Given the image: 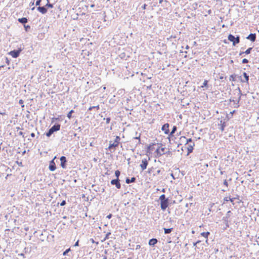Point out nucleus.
Here are the masks:
<instances>
[{
    "mask_svg": "<svg viewBox=\"0 0 259 259\" xmlns=\"http://www.w3.org/2000/svg\"><path fill=\"white\" fill-rule=\"evenodd\" d=\"M37 10L41 14H46L47 12V9L44 7H38Z\"/></svg>",
    "mask_w": 259,
    "mask_h": 259,
    "instance_id": "nucleus-18",
    "label": "nucleus"
},
{
    "mask_svg": "<svg viewBox=\"0 0 259 259\" xmlns=\"http://www.w3.org/2000/svg\"><path fill=\"white\" fill-rule=\"evenodd\" d=\"M224 171H222V170H221L220 174H221V175H223V174H224Z\"/></svg>",
    "mask_w": 259,
    "mask_h": 259,
    "instance_id": "nucleus-60",
    "label": "nucleus"
},
{
    "mask_svg": "<svg viewBox=\"0 0 259 259\" xmlns=\"http://www.w3.org/2000/svg\"><path fill=\"white\" fill-rule=\"evenodd\" d=\"M223 220L224 221L225 223V225H226V229L227 228H228L229 227V222H228V219H226V218H223Z\"/></svg>",
    "mask_w": 259,
    "mask_h": 259,
    "instance_id": "nucleus-27",
    "label": "nucleus"
},
{
    "mask_svg": "<svg viewBox=\"0 0 259 259\" xmlns=\"http://www.w3.org/2000/svg\"><path fill=\"white\" fill-rule=\"evenodd\" d=\"M155 145V144L152 143L147 146L146 150V153L147 154L151 153L152 151L154 150V148L153 147V146Z\"/></svg>",
    "mask_w": 259,
    "mask_h": 259,
    "instance_id": "nucleus-13",
    "label": "nucleus"
},
{
    "mask_svg": "<svg viewBox=\"0 0 259 259\" xmlns=\"http://www.w3.org/2000/svg\"><path fill=\"white\" fill-rule=\"evenodd\" d=\"M56 158V157L55 156L54 158L50 161L49 169L51 171H53L56 169V166L54 161Z\"/></svg>",
    "mask_w": 259,
    "mask_h": 259,
    "instance_id": "nucleus-4",
    "label": "nucleus"
},
{
    "mask_svg": "<svg viewBox=\"0 0 259 259\" xmlns=\"http://www.w3.org/2000/svg\"><path fill=\"white\" fill-rule=\"evenodd\" d=\"M18 21L21 23L24 24L27 22V19L25 17H23L18 19Z\"/></svg>",
    "mask_w": 259,
    "mask_h": 259,
    "instance_id": "nucleus-22",
    "label": "nucleus"
},
{
    "mask_svg": "<svg viewBox=\"0 0 259 259\" xmlns=\"http://www.w3.org/2000/svg\"><path fill=\"white\" fill-rule=\"evenodd\" d=\"M104 119L105 120V118H104ZM110 121V118L109 117H107L106 118V123H109V122Z\"/></svg>",
    "mask_w": 259,
    "mask_h": 259,
    "instance_id": "nucleus-42",
    "label": "nucleus"
},
{
    "mask_svg": "<svg viewBox=\"0 0 259 259\" xmlns=\"http://www.w3.org/2000/svg\"><path fill=\"white\" fill-rule=\"evenodd\" d=\"M21 51V49H19L18 50H14L12 51L9 53V54L13 57V58H17L19 56V54H20V52Z\"/></svg>",
    "mask_w": 259,
    "mask_h": 259,
    "instance_id": "nucleus-7",
    "label": "nucleus"
},
{
    "mask_svg": "<svg viewBox=\"0 0 259 259\" xmlns=\"http://www.w3.org/2000/svg\"><path fill=\"white\" fill-rule=\"evenodd\" d=\"M90 241L93 243H95V241H94V240L93 239V238H91L90 239Z\"/></svg>",
    "mask_w": 259,
    "mask_h": 259,
    "instance_id": "nucleus-54",
    "label": "nucleus"
},
{
    "mask_svg": "<svg viewBox=\"0 0 259 259\" xmlns=\"http://www.w3.org/2000/svg\"><path fill=\"white\" fill-rule=\"evenodd\" d=\"M73 110H71L68 113L71 114V113H73Z\"/></svg>",
    "mask_w": 259,
    "mask_h": 259,
    "instance_id": "nucleus-62",
    "label": "nucleus"
},
{
    "mask_svg": "<svg viewBox=\"0 0 259 259\" xmlns=\"http://www.w3.org/2000/svg\"><path fill=\"white\" fill-rule=\"evenodd\" d=\"M120 138L118 136H116L114 142L113 143H110L108 149L109 150L111 151L112 149L115 150L116 147L118 146V144L119 143Z\"/></svg>",
    "mask_w": 259,
    "mask_h": 259,
    "instance_id": "nucleus-1",
    "label": "nucleus"
},
{
    "mask_svg": "<svg viewBox=\"0 0 259 259\" xmlns=\"http://www.w3.org/2000/svg\"><path fill=\"white\" fill-rule=\"evenodd\" d=\"M200 242V241H197L196 242H194L193 243V246H195L197 245V244H198V243H199Z\"/></svg>",
    "mask_w": 259,
    "mask_h": 259,
    "instance_id": "nucleus-46",
    "label": "nucleus"
},
{
    "mask_svg": "<svg viewBox=\"0 0 259 259\" xmlns=\"http://www.w3.org/2000/svg\"><path fill=\"white\" fill-rule=\"evenodd\" d=\"M167 199V198H166L165 195L164 194H162L161 195H160L159 198L160 201H161L162 200H165Z\"/></svg>",
    "mask_w": 259,
    "mask_h": 259,
    "instance_id": "nucleus-31",
    "label": "nucleus"
},
{
    "mask_svg": "<svg viewBox=\"0 0 259 259\" xmlns=\"http://www.w3.org/2000/svg\"><path fill=\"white\" fill-rule=\"evenodd\" d=\"M110 234H111V233H110V232L108 233L106 235V238H107L108 237V236H109V235Z\"/></svg>",
    "mask_w": 259,
    "mask_h": 259,
    "instance_id": "nucleus-56",
    "label": "nucleus"
},
{
    "mask_svg": "<svg viewBox=\"0 0 259 259\" xmlns=\"http://www.w3.org/2000/svg\"><path fill=\"white\" fill-rule=\"evenodd\" d=\"M169 204V200L167 199L165 200H162L160 201V207L162 210H165L168 207Z\"/></svg>",
    "mask_w": 259,
    "mask_h": 259,
    "instance_id": "nucleus-5",
    "label": "nucleus"
},
{
    "mask_svg": "<svg viewBox=\"0 0 259 259\" xmlns=\"http://www.w3.org/2000/svg\"><path fill=\"white\" fill-rule=\"evenodd\" d=\"M231 213V211L229 210L227 212V215L226 217H224L225 218L228 219L230 217V213Z\"/></svg>",
    "mask_w": 259,
    "mask_h": 259,
    "instance_id": "nucleus-39",
    "label": "nucleus"
},
{
    "mask_svg": "<svg viewBox=\"0 0 259 259\" xmlns=\"http://www.w3.org/2000/svg\"><path fill=\"white\" fill-rule=\"evenodd\" d=\"M257 216H259V210L257 211V212L256 213Z\"/></svg>",
    "mask_w": 259,
    "mask_h": 259,
    "instance_id": "nucleus-63",
    "label": "nucleus"
},
{
    "mask_svg": "<svg viewBox=\"0 0 259 259\" xmlns=\"http://www.w3.org/2000/svg\"><path fill=\"white\" fill-rule=\"evenodd\" d=\"M110 183L111 185H115L117 189H120L121 188V185L119 179H113L111 180Z\"/></svg>",
    "mask_w": 259,
    "mask_h": 259,
    "instance_id": "nucleus-6",
    "label": "nucleus"
},
{
    "mask_svg": "<svg viewBox=\"0 0 259 259\" xmlns=\"http://www.w3.org/2000/svg\"><path fill=\"white\" fill-rule=\"evenodd\" d=\"M164 234H169L171 232V231H172L173 230V228H164Z\"/></svg>",
    "mask_w": 259,
    "mask_h": 259,
    "instance_id": "nucleus-24",
    "label": "nucleus"
},
{
    "mask_svg": "<svg viewBox=\"0 0 259 259\" xmlns=\"http://www.w3.org/2000/svg\"><path fill=\"white\" fill-rule=\"evenodd\" d=\"M235 199H236V198H235V197H234V198H230V197H229V201H230L231 203H233V204H234L233 201H234V200Z\"/></svg>",
    "mask_w": 259,
    "mask_h": 259,
    "instance_id": "nucleus-36",
    "label": "nucleus"
},
{
    "mask_svg": "<svg viewBox=\"0 0 259 259\" xmlns=\"http://www.w3.org/2000/svg\"><path fill=\"white\" fill-rule=\"evenodd\" d=\"M169 125L168 123H165L161 127V130L162 131L164 132V134H168L169 133Z\"/></svg>",
    "mask_w": 259,
    "mask_h": 259,
    "instance_id": "nucleus-10",
    "label": "nucleus"
},
{
    "mask_svg": "<svg viewBox=\"0 0 259 259\" xmlns=\"http://www.w3.org/2000/svg\"><path fill=\"white\" fill-rule=\"evenodd\" d=\"M251 50H252V48H249L247 49L244 52L240 53V55H241L243 53H245L246 54H249L250 53Z\"/></svg>",
    "mask_w": 259,
    "mask_h": 259,
    "instance_id": "nucleus-26",
    "label": "nucleus"
},
{
    "mask_svg": "<svg viewBox=\"0 0 259 259\" xmlns=\"http://www.w3.org/2000/svg\"><path fill=\"white\" fill-rule=\"evenodd\" d=\"M136 178L135 177H132L131 179L127 178L125 180V182L127 184L135 182Z\"/></svg>",
    "mask_w": 259,
    "mask_h": 259,
    "instance_id": "nucleus-20",
    "label": "nucleus"
},
{
    "mask_svg": "<svg viewBox=\"0 0 259 259\" xmlns=\"http://www.w3.org/2000/svg\"><path fill=\"white\" fill-rule=\"evenodd\" d=\"M30 136H31V137L34 138L35 136V134L34 133H32L30 134Z\"/></svg>",
    "mask_w": 259,
    "mask_h": 259,
    "instance_id": "nucleus-51",
    "label": "nucleus"
},
{
    "mask_svg": "<svg viewBox=\"0 0 259 259\" xmlns=\"http://www.w3.org/2000/svg\"><path fill=\"white\" fill-rule=\"evenodd\" d=\"M243 77H242L241 76L239 77V79L241 82L246 83L247 84H249V76L246 72H243Z\"/></svg>",
    "mask_w": 259,
    "mask_h": 259,
    "instance_id": "nucleus-3",
    "label": "nucleus"
},
{
    "mask_svg": "<svg viewBox=\"0 0 259 259\" xmlns=\"http://www.w3.org/2000/svg\"><path fill=\"white\" fill-rule=\"evenodd\" d=\"M194 146L195 144L194 142L189 144L188 146L187 147L188 154H189L190 153L192 152L193 147H194Z\"/></svg>",
    "mask_w": 259,
    "mask_h": 259,
    "instance_id": "nucleus-14",
    "label": "nucleus"
},
{
    "mask_svg": "<svg viewBox=\"0 0 259 259\" xmlns=\"http://www.w3.org/2000/svg\"><path fill=\"white\" fill-rule=\"evenodd\" d=\"M182 139H186V144H189L190 143H192V140L191 138H189V139H186L185 137H182L181 138V139L182 140Z\"/></svg>",
    "mask_w": 259,
    "mask_h": 259,
    "instance_id": "nucleus-25",
    "label": "nucleus"
},
{
    "mask_svg": "<svg viewBox=\"0 0 259 259\" xmlns=\"http://www.w3.org/2000/svg\"><path fill=\"white\" fill-rule=\"evenodd\" d=\"M79 246V240H78L74 244V246Z\"/></svg>",
    "mask_w": 259,
    "mask_h": 259,
    "instance_id": "nucleus-43",
    "label": "nucleus"
},
{
    "mask_svg": "<svg viewBox=\"0 0 259 259\" xmlns=\"http://www.w3.org/2000/svg\"><path fill=\"white\" fill-rule=\"evenodd\" d=\"M55 132L60 129V124L58 123H55L51 127Z\"/></svg>",
    "mask_w": 259,
    "mask_h": 259,
    "instance_id": "nucleus-16",
    "label": "nucleus"
},
{
    "mask_svg": "<svg viewBox=\"0 0 259 259\" xmlns=\"http://www.w3.org/2000/svg\"><path fill=\"white\" fill-rule=\"evenodd\" d=\"M140 136H141V134H139L138 135V136H136L134 139H138L139 140V142H138V144H140L141 143V141H140Z\"/></svg>",
    "mask_w": 259,
    "mask_h": 259,
    "instance_id": "nucleus-34",
    "label": "nucleus"
},
{
    "mask_svg": "<svg viewBox=\"0 0 259 259\" xmlns=\"http://www.w3.org/2000/svg\"><path fill=\"white\" fill-rule=\"evenodd\" d=\"M228 39L230 41L233 42V45L235 46L236 44H237L239 42V37L237 36V37H235L234 35L232 34H229L228 36Z\"/></svg>",
    "mask_w": 259,
    "mask_h": 259,
    "instance_id": "nucleus-2",
    "label": "nucleus"
},
{
    "mask_svg": "<svg viewBox=\"0 0 259 259\" xmlns=\"http://www.w3.org/2000/svg\"><path fill=\"white\" fill-rule=\"evenodd\" d=\"M40 3V0H38V1H37L36 2V6L39 5Z\"/></svg>",
    "mask_w": 259,
    "mask_h": 259,
    "instance_id": "nucleus-48",
    "label": "nucleus"
},
{
    "mask_svg": "<svg viewBox=\"0 0 259 259\" xmlns=\"http://www.w3.org/2000/svg\"><path fill=\"white\" fill-rule=\"evenodd\" d=\"M179 118H180V119H182V114H180V115H179Z\"/></svg>",
    "mask_w": 259,
    "mask_h": 259,
    "instance_id": "nucleus-59",
    "label": "nucleus"
},
{
    "mask_svg": "<svg viewBox=\"0 0 259 259\" xmlns=\"http://www.w3.org/2000/svg\"><path fill=\"white\" fill-rule=\"evenodd\" d=\"M210 234V233L209 232H202L201 233V235L205 237V238H208V236Z\"/></svg>",
    "mask_w": 259,
    "mask_h": 259,
    "instance_id": "nucleus-28",
    "label": "nucleus"
},
{
    "mask_svg": "<svg viewBox=\"0 0 259 259\" xmlns=\"http://www.w3.org/2000/svg\"><path fill=\"white\" fill-rule=\"evenodd\" d=\"M46 7H48V8H53V6L52 4H50V3H48L46 5Z\"/></svg>",
    "mask_w": 259,
    "mask_h": 259,
    "instance_id": "nucleus-37",
    "label": "nucleus"
},
{
    "mask_svg": "<svg viewBox=\"0 0 259 259\" xmlns=\"http://www.w3.org/2000/svg\"><path fill=\"white\" fill-rule=\"evenodd\" d=\"M177 129V126H174L173 127H172L171 132L169 134V136H172V135L176 132Z\"/></svg>",
    "mask_w": 259,
    "mask_h": 259,
    "instance_id": "nucleus-29",
    "label": "nucleus"
},
{
    "mask_svg": "<svg viewBox=\"0 0 259 259\" xmlns=\"http://www.w3.org/2000/svg\"><path fill=\"white\" fill-rule=\"evenodd\" d=\"M120 175V171L118 170H117L115 172V176L116 177V179H119V177Z\"/></svg>",
    "mask_w": 259,
    "mask_h": 259,
    "instance_id": "nucleus-32",
    "label": "nucleus"
},
{
    "mask_svg": "<svg viewBox=\"0 0 259 259\" xmlns=\"http://www.w3.org/2000/svg\"><path fill=\"white\" fill-rule=\"evenodd\" d=\"M140 248V245H137V246H136V249H139Z\"/></svg>",
    "mask_w": 259,
    "mask_h": 259,
    "instance_id": "nucleus-57",
    "label": "nucleus"
},
{
    "mask_svg": "<svg viewBox=\"0 0 259 259\" xmlns=\"http://www.w3.org/2000/svg\"><path fill=\"white\" fill-rule=\"evenodd\" d=\"M229 197H225L224 199V201H229Z\"/></svg>",
    "mask_w": 259,
    "mask_h": 259,
    "instance_id": "nucleus-47",
    "label": "nucleus"
},
{
    "mask_svg": "<svg viewBox=\"0 0 259 259\" xmlns=\"http://www.w3.org/2000/svg\"><path fill=\"white\" fill-rule=\"evenodd\" d=\"M11 174H8V175H7V177H6V179H7V177H9V176H11Z\"/></svg>",
    "mask_w": 259,
    "mask_h": 259,
    "instance_id": "nucleus-61",
    "label": "nucleus"
},
{
    "mask_svg": "<svg viewBox=\"0 0 259 259\" xmlns=\"http://www.w3.org/2000/svg\"><path fill=\"white\" fill-rule=\"evenodd\" d=\"M60 161H61V166L63 168H66V162H67V159L65 156H62L60 157Z\"/></svg>",
    "mask_w": 259,
    "mask_h": 259,
    "instance_id": "nucleus-8",
    "label": "nucleus"
},
{
    "mask_svg": "<svg viewBox=\"0 0 259 259\" xmlns=\"http://www.w3.org/2000/svg\"><path fill=\"white\" fill-rule=\"evenodd\" d=\"M247 38L248 39L250 40L251 41L253 42L255 40L256 35L255 33H251L247 37Z\"/></svg>",
    "mask_w": 259,
    "mask_h": 259,
    "instance_id": "nucleus-17",
    "label": "nucleus"
},
{
    "mask_svg": "<svg viewBox=\"0 0 259 259\" xmlns=\"http://www.w3.org/2000/svg\"><path fill=\"white\" fill-rule=\"evenodd\" d=\"M164 150L165 148H161L160 149L159 148H157L155 151L156 153V157H159L164 154Z\"/></svg>",
    "mask_w": 259,
    "mask_h": 259,
    "instance_id": "nucleus-11",
    "label": "nucleus"
},
{
    "mask_svg": "<svg viewBox=\"0 0 259 259\" xmlns=\"http://www.w3.org/2000/svg\"><path fill=\"white\" fill-rule=\"evenodd\" d=\"M54 132H55L54 131L52 128H50L48 132L46 133V135L48 137H50Z\"/></svg>",
    "mask_w": 259,
    "mask_h": 259,
    "instance_id": "nucleus-21",
    "label": "nucleus"
},
{
    "mask_svg": "<svg viewBox=\"0 0 259 259\" xmlns=\"http://www.w3.org/2000/svg\"><path fill=\"white\" fill-rule=\"evenodd\" d=\"M208 80H205L203 82V84L201 86V88H203L204 87H207L208 86Z\"/></svg>",
    "mask_w": 259,
    "mask_h": 259,
    "instance_id": "nucleus-30",
    "label": "nucleus"
},
{
    "mask_svg": "<svg viewBox=\"0 0 259 259\" xmlns=\"http://www.w3.org/2000/svg\"><path fill=\"white\" fill-rule=\"evenodd\" d=\"M30 116H31V114H27L26 115V117L28 119H29L30 118Z\"/></svg>",
    "mask_w": 259,
    "mask_h": 259,
    "instance_id": "nucleus-52",
    "label": "nucleus"
},
{
    "mask_svg": "<svg viewBox=\"0 0 259 259\" xmlns=\"http://www.w3.org/2000/svg\"><path fill=\"white\" fill-rule=\"evenodd\" d=\"M219 125H221L220 130H221L222 132H223L224 131V128H225V126H226V121H223L222 119L221 120L220 123L219 124Z\"/></svg>",
    "mask_w": 259,
    "mask_h": 259,
    "instance_id": "nucleus-19",
    "label": "nucleus"
},
{
    "mask_svg": "<svg viewBox=\"0 0 259 259\" xmlns=\"http://www.w3.org/2000/svg\"><path fill=\"white\" fill-rule=\"evenodd\" d=\"M223 184H224V185L225 186H226V187H228V182H227V180H225L224 181Z\"/></svg>",
    "mask_w": 259,
    "mask_h": 259,
    "instance_id": "nucleus-40",
    "label": "nucleus"
},
{
    "mask_svg": "<svg viewBox=\"0 0 259 259\" xmlns=\"http://www.w3.org/2000/svg\"><path fill=\"white\" fill-rule=\"evenodd\" d=\"M146 7H147V5L144 4V5L142 6V8H143V9H144V10L146 9Z\"/></svg>",
    "mask_w": 259,
    "mask_h": 259,
    "instance_id": "nucleus-53",
    "label": "nucleus"
},
{
    "mask_svg": "<svg viewBox=\"0 0 259 259\" xmlns=\"http://www.w3.org/2000/svg\"><path fill=\"white\" fill-rule=\"evenodd\" d=\"M148 164V160L146 159H144L142 160V163L140 164V167L142 170H145Z\"/></svg>",
    "mask_w": 259,
    "mask_h": 259,
    "instance_id": "nucleus-9",
    "label": "nucleus"
},
{
    "mask_svg": "<svg viewBox=\"0 0 259 259\" xmlns=\"http://www.w3.org/2000/svg\"><path fill=\"white\" fill-rule=\"evenodd\" d=\"M19 135H20V136H22L23 138H24V135L23 134V133L22 132H20L19 133H18Z\"/></svg>",
    "mask_w": 259,
    "mask_h": 259,
    "instance_id": "nucleus-44",
    "label": "nucleus"
},
{
    "mask_svg": "<svg viewBox=\"0 0 259 259\" xmlns=\"http://www.w3.org/2000/svg\"><path fill=\"white\" fill-rule=\"evenodd\" d=\"M158 240L156 238H152L149 240L148 244L150 246H154L157 243Z\"/></svg>",
    "mask_w": 259,
    "mask_h": 259,
    "instance_id": "nucleus-15",
    "label": "nucleus"
},
{
    "mask_svg": "<svg viewBox=\"0 0 259 259\" xmlns=\"http://www.w3.org/2000/svg\"><path fill=\"white\" fill-rule=\"evenodd\" d=\"M236 74H232L229 77V80H230V81H231L232 82L235 81H236Z\"/></svg>",
    "mask_w": 259,
    "mask_h": 259,
    "instance_id": "nucleus-23",
    "label": "nucleus"
},
{
    "mask_svg": "<svg viewBox=\"0 0 259 259\" xmlns=\"http://www.w3.org/2000/svg\"><path fill=\"white\" fill-rule=\"evenodd\" d=\"M19 103L20 104V105H21L22 107H24V101L23 100H22V99L20 100L19 101Z\"/></svg>",
    "mask_w": 259,
    "mask_h": 259,
    "instance_id": "nucleus-35",
    "label": "nucleus"
},
{
    "mask_svg": "<svg viewBox=\"0 0 259 259\" xmlns=\"http://www.w3.org/2000/svg\"><path fill=\"white\" fill-rule=\"evenodd\" d=\"M161 172V170L159 169L157 171V174H160Z\"/></svg>",
    "mask_w": 259,
    "mask_h": 259,
    "instance_id": "nucleus-55",
    "label": "nucleus"
},
{
    "mask_svg": "<svg viewBox=\"0 0 259 259\" xmlns=\"http://www.w3.org/2000/svg\"><path fill=\"white\" fill-rule=\"evenodd\" d=\"M26 153V151L24 150L23 152H22V155H24Z\"/></svg>",
    "mask_w": 259,
    "mask_h": 259,
    "instance_id": "nucleus-58",
    "label": "nucleus"
},
{
    "mask_svg": "<svg viewBox=\"0 0 259 259\" xmlns=\"http://www.w3.org/2000/svg\"><path fill=\"white\" fill-rule=\"evenodd\" d=\"M67 117H68L69 119H70L71 118H72L73 116H72V114H67Z\"/></svg>",
    "mask_w": 259,
    "mask_h": 259,
    "instance_id": "nucleus-49",
    "label": "nucleus"
},
{
    "mask_svg": "<svg viewBox=\"0 0 259 259\" xmlns=\"http://www.w3.org/2000/svg\"><path fill=\"white\" fill-rule=\"evenodd\" d=\"M24 27L25 28L26 30H27V29H29L30 28L29 25L24 26Z\"/></svg>",
    "mask_w": 259,
    "mask_h": 259,
    "instance_id": "nucleus-50",
    "label": "nucleus"
},
{
    "mask_svg": "<svg viewBox=\"0 0 259 259\" xmlns=\"http://www.w3.org/2000/svg\"><path fill=\"white\" fill-rule=\"evenodd\" d=\"M233 114H225V116H222L221 118H218L219 120H223V121H226V122L228 121L231 118L233 117Z\"/></svg>",
    "mask_w": 259,
    "mask_h": 259,
    "instance_id": "nucleus-12",
    "label": "nucleus"
},
{
    "mask_svg": "<svg viewBox=\"0 0 259 259\" xmlns=\"http://www.w3.org/2000/svg\"><path fill=\"white\" fill-rule=\"evenodd\" d=\"M171 177L173 178L174 179H175V177L174 176V175L172 174H171Z\"/></svg>",
    "mask_w": 259,
    "mask_h": 259,
    "instance_id": "nucleus-64",
    "label": "nucleus"
},
{
    "mask_svg": "<svg viewBox=\"0 0 259 259\" xmlns=\"http://www.w3.org/2000/svg\"><path fill=\"white\" fill-rule=\"evenodd\" d=\"M242 62L244 64L247 63L248 62V60L247 59H243Z\"/></svg>",
    "mask_w": 259,
    "mask_h": 259,
    "instance_id": "nucleus-38",
    "label": "nucleus"
},
{
    "mask_svg": "<svg viewBox=\"0 0 259 259\" xmlns=\"http://www.w3.org/2000/svg\"><path fill=\"white\" fill-rule=\"evenodd\" d=\"M112 214L111 213H110L107 216V218L109 219H111L112 218Z\"/></svg>",
    "mask_w": 259,
    "mask_h": 259,
    "instance_id": "nucleus-45",
    "label": "nucleus"
},
{
    "mask_svg": "<svg viewBox=\"0 0 259 259\" xmlns=\"http://www.w3.org/2000/svg\"><path fill=\"white\" fill-rule=\"evenodd\" d=\"M66 201L65 200H63L61 203H60V205L61 206H64L65 204H66Z\"/></svg>",
    "mask_w": 259,
    "mask_h": 259,
    "instance_id": "nucleus-41",
    "label": "nucleus"
},
{
    "mask_svg": "<svg viewBox=\"0 0 259 259\" xmlns=\"http://www.w3.org/2000/svg\"><path fill=\"white\" fill-rule=\"evenodd\" d=\"M70 248H68L67 249H66V250H65L63 253V255H67L68 253L70 251Z\"/></svg>",
    "mask_w": 259,
    "mask_h": 259,
    "instance_id": "nucleus-33",
    "label": "nucleus"
}]
</instances>
